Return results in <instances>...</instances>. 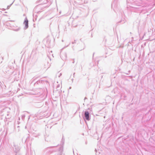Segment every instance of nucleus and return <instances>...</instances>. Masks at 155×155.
<instances>
[{
    "mask_svg": "<svg viewBox=\"0 0 155 155\" xmlns=\"http://www.w3.org/2000/svg\"><path fill=\"white\" fill-rule=\"evenodd\" d=\"M20 29L19 27H18L16 25L13 24H12V26L9 28V29L15 31H18L20 30Z\"/></svg>",
    "mask_w": 155,
    "mask_h": 155,
    "instance_id": "obj_1",
    "label": "nucleus"
},
{
    "mask_svg": "<svg viewBox=\"0 0 155 155\" xmlns=\"http://www.w3.org/2000/svg\"><path fill=\"white\" fill-rule=\"evenodd\" d=\"M128 9L130 10L131 11L134 12H137L139 10V8H138L136 7H127Z\"/></svg>",
    "mask_w": 155,
    "mask_h": 155,
    "instance_id": "obj_2",
    "label": "nucleus"
},
{
    "mask_svg": "<svg viewBox=\"0 0 155 155\" xmlns=\"http://www.w3.org/2000/svg\"><path fill=\"white\" fill-rule=\"evenodd\" d=\"M60 57L63 60H66L67 58V54L65 52H61Z\"/></svg>",
    "mask_w": 155,
    "mask_h": 155,
    "instance_id": "obj_3",
    "label": "nucleus"
},
{
    "mask_svg": "<svg viewBox=\"0 0 155 155\" xmlns=\"http://www.w3.org/2000/svg\"><path fill=\"white\" fill-rule=\"evenodd\" d=\"M28 21L26 17L25 19V21L24 22L23 24L25 25V27H24L25 29H26L28 27Z\"/></svg>",
    "mask_w": 155,
    "mask_h": 155,
    "instance_id": "obj_4",
    "label": "nucleus"
},
{
    "mask_svg": "<svg viewBox=\"0 0 155 155\" xmlns=\"http://www.w3.org/2000/svg\"><path fill=\"white\" fill-rule=\"evenodd\" d=\"M84 117L85 119L87 120H89L90 119L89 116V113L87 111H85L84 113Z\"/></svg>",
    "mask_w": 155,
    "mask_h": 155,
    "instance_id": "obj_5",
    "label": "nucleus"
},
{
    "mask_svg": "<svg viewBox=\"0 0 155 155\" xmlns=\"http://www.w3.org/2000/svg\"><path fill=\"white\" fill-rule=\"evenodd\" d=\"M12 21H9L6 23V25L8 27V28L9 29V28L10 27L12 26Z\"/></svg>",
    "mask_w": 155,
    "mask_h": 155,
    "instance_id": "obj_6",
    "label": "nucleus"
},
{
    "mask_svg": "<svg viewBox=\"0 0 155 155\" xmlns=\"http://www.w3.org/2000/svg\"><path fill=\"white\" fill-rule=\"evenodd\" d=\"M61 151H59L58 152L56 153L55 155H61Z\"/></svg>",
    "mask_w": 155,
    "mask_h": 155,
    "instance_id": "obj_7",
    "label": "nucleus"
},
{
    "mask_svg": "<svg viewBox=\"0 0 155 155\" xmlns=\"http://www.w3.org/2000/svg\"><path fill=\"white\" fill-rule=\"evenodd\" d=\"M25 117V116L24 115H23L22 116V117H21L22 119L23 120Z\"/></svg>",
    "mask_w": 155,
    "mask_h": 155,
    "instance_id": "obj_8",
    "label": "nucleus"
},
{
    "mask_svg": "<svg viewBox=\"0 0 155 155\" xmlns=\"http://www.w3.org/2000/svg\"><path fill=\"white\" fill-rule=\"evenodd\" d=\"M12 4H11L10 5H8V6H7V9H9V8H10V7L12 5Z\"/></svg>",
    "mask_w": 155,
    "mask_h": 155,
    "instance_id": "obj_9",
    "label": "nucleus"
},
{
    "mask_svg": "<svg viewBox=\"0 0 155 155\" xmlns=\"http://www.w3.org/2000/svg\"><path fill=\"white\" fill-rule=\"evenodd\" d=\"M48 2V0H45V1L44 2V4L47 3Z\"/></svg>",
    "mask_w": 155,
    "mask_h": 155,
    "instance_id": "obj_10",
    "label": "nucleus"
},
{
    "mask_svg": "<svg viewBox=\"0 0 155 155\" xmlns=\"http://www.w3.org/2000/svg\"><path fill=\"white\" fill-rule=\"evenodd\" d=\"M50 66V65L49 64L48 66V68H49V66Z\"/></svg>",
    "mask_w": 155,
    "mask_h": 155,
    "instance_id": "obj_11",
    "label": "nucleus"
},
{
    "mask_svg": "<svg viewBox=\"0 0 155 155\" xmlns=\"http://www.w3.org/2000/svg\"><path fill=\"white\" fill-rule=\"evenodd\" d=\"M86 99H87V98L85 97L84 100Z\"/></svg>",
    "mask_w": 155,
    "mask_h": 155,
    "instance_id": "obj_12",
    "label": "nucleus"
},
{
    "mask_svg": "<svg viewBox=\"0 0 155 155\" xmlns=\"http://www.w3.org/2000/svg\"><path fill=\"white\" fill-rule=\"evenodd\" d=\"M5 10V9H3V11H4V10Z\"/></svg>",
    "mask_w": 155,
    "mask_h": 155,
    "instance_id": "obj_13",
    "label": "nucleus"
},
{
    "mask_svg": "<svg viewBox=\"0 0 155 155\" xmlns=\"http://www.w3.org/2000/svg\"><path fill=\"white\" fill-rule=\"evenodd\" d=\"M50 52L51 53H52V51H51Z\"/></svg>",
    "mask_w": 155,
    "mask_h": 155,
    "instance_id": "obj_14",
    "label": "nucleus"
},
{
    "mask_svg": "<svg viewBox=\"0 0 155 155\" xmlns=\"http://www.w3.org/2000/svg\"><path fill=\"white\" fill-rule=\"evenodd\" d=\"M71 87H70V88H69V89H71Z\"/></svg>",
    "mask_w": 155,
    "mask_h": 155,
    "instance_id": "obj_15",
    "label": "nucleus"
},
{
    "mask_svg": "<svg viewBox=\"0 0 155 155\" xmlns=\"http://www.w3.org/2000/svg\"><path fill=\"white\" fill-rule=\"evenodd\" d=\"M61 75V73L60 74V76Z\"/></svg>",
    "mask_w": 155,
    "mask_h": 155,
    "instance_id": "obj_16",
    "label": "nucleus"
},
{
    "mask_svg": "<svg viewBox=\"0 0 155 155\" xmlns=\"http://www.w3.org/2000/svg\"><path fill=\"white\" fill-rule=\"evenodd\" d=\"M51 55H52L53 56V54H51Z\"/></svg>",
    "mask_w": 155,
    "mask_h": 155,
    "instance_id": "obj_17",
    "label": "nucleus"
},
{
    "mask_svg": "<svg viewBox=\"0 0 155 155\" xmlns=\"http://www.w3.org/2000/svg\"><path fill=\"white\" fill-rule=\"evenodd\" d=\"M72 44H74V42H72Z\"/></svg>",
    "mask_w": 155,
    "mask_h": 155,
    "instance_id": "obj_18",
    "label": "nucleus"
}]
</instances>
